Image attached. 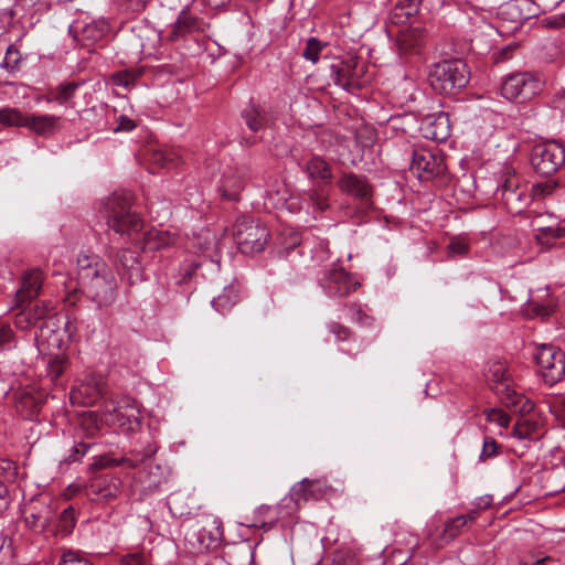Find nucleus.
Masks as SVG:
<instances>
[{
  "mask_svg": "<svg viewBox=\"0 0 565 565\" xmlns=\"http://www.w3.org/2000/svg\"><path fill=\"white\" fill-rule=\"evenodd\" d=\"M359 60L356 56L349 55L344 58H334L330 64V78L333 83L349 93L360 89L358 74Z\"/></svg>",
  "mask_w": 565,
  "mask_h": 565,
  "instance_id": "obj_14",
  "label": "nucleus"
},
{
  "mask_svg": "<svg viewBox=\"0 0 565 565\" xmlns=\"http://www.w3.org/2000/svg\"><path fill=\"white\" fill-rule=\"evenodd\" d=\"M68 359L65 354H55L51 356L47 361V374L51 376V379L54 381L58 379L66 365H67Z\"/></svg>",
  "mask_w": 565,
  "mask_h": 565,
  "instance_id": "obj_46",
  "label": "nucleus"
},
{
  "mask_svg": "<svg viewBox=\"0 0 565 565\" xmlns=\"http://www.w3.org/2000/svg\"><path fill=\"white\" fill-rule=\"evenodd\" d=\"M77 393L85 404H95L105 394V383L102 377L92 376L78 386Z\"/></svg>",
  "mask_w": 565,
  "mask_h": 565,
  "instance_id": "obj_35",
  "label": "nucleus"
},
{
  "mask_svg": "<svg viewBox=\"0 0 565 565\" xmlns=\"http://www.w3.org/2000/svg\"><path fill=\"white\" fill-rule=\"evenodd\" d=\"M105 423V412L99 415L97 412H85L81 417L79 430L86 437L96 436Z\"/></svg>",
  "mask_w": 565,
  "mask_h": 565,
  "instance_id": "obj_37",
  "label": "nucleus"
},
{
  "mask_svg": "<svg viewBox=\"0 0 565 565\" xmlns=\"http://www.w3.org/2000/svg\"><path fill=\"white\" fill-rule=\"evenodd\" d=\"M302 170L310 179H318L324 184L332 182V170L330 164L320 156L312 154L305 161Z\"/></svg>",
  "mask_w": 565,
  "mask_h": 565,
  "instance_id": "obj_26",
  "label": "nucleus"
},
{
  "mask_svg": "<svg viewBox=\"0 0 565 565\" xmlns=\"http://www.w3.org/2000/svg\"><path fill=\"white\" fill-rule=\"evenodd\" d=\"M422 1L423 0H399L392 11V18L396 19V22H405L418 12Z\"/></svg>",
  "mask_w": 565,
  "mask_h": 565,
  "instance_id": "obj_40",
  "label": "nucleus"
},
{
  "mask_svg": "<svg viewBox=\"0 0 565 565\" xmlns=\"http://www.w3.org/2000/svg\"><path fill=\"white\" fill-rule=\"evenodd\" d=\"M139 414V408L134 399L125 398L117 403L110 402L105 406V423L132 431L140 425Z\"/></svg>",
  "mask_w": 565,
  "mask_h": 565,
  "instance_id": "obj_12",
  "label": "nucleus"
},
{
  "mask_svg": "<svg viewBox=\"0 0 565 565\" xmlns=\"http://www.w3.org/2000/svg\"><path fill=\"white\" fill-rule=\"evenodd\" d=\"M198 269V264H194V263H190V264H186L183 268H182V274H181V278L178 279V284H186L188 281L191 280L193 274L195 273V270Z\"/></svg>",
  "mask_w": 565,
  "mask_h": 565,
  "instance_id": "obj_63",
  "label": "nucleus"
},
{
  "mask_svg": "<svg viewBox=\"0 0 565 565\" xmlns=\"http://www.w3.org/2000/svg\"><path fill=\"white\" fill-rule=\"evenodd\" d=\"M13 340V331L8 324H0V349H8Z\"/></svg>",
  "mask_w": 565,
  "mask_h": 565,
  "instance_id": "obj_61",
  "label": "nucleus"
},
{
  "mask_svg": "<svg viewBox=\"0 0 565 565\" xmlns=\"http://www.w3.org/2000/svg\"><path fill=\"white\" fill-rule=\"evenodd\" d=\"M341 192L353 196L363 210L372 207L373 186L364 175L352 172L343 173L338 180Z\"/></svg>",
  "mask_w": 565,
  "mask_h": 565,
  "instance_id": "obj_17",
  "label": "nucleus"
},
{
  "mask_svg": "<svg viewBox=\"0 0 565 565\" xmlns=\"http://www.w3.org/2000/svg\"><path fill=\"white\" fill-rule=\"evenodd\" d=\"M75 524V509L73 507H68L58 515L56 530L63 535H68L72 533Z\"/></svg>",
  "mask_w": 565,
  "mask_h": 565,
  "instance_id": "obj_45",
  "label": "nucleus"
},
{
  "mask_svg": "<svg viewBox=\"0 0 565 565\" xmlns=\"http://www.w3.org/2000/svg\"><path fill=\"white\" fill-rule=\"evenodd\" d=\"M175 236L168 231L150 228L142 235L140 246L143 252H154L175 244Z\"/></svg>",
  "mask_w": 565,
  "mask_h": 565,
  "instance_id": "obj_25",
  "label": "nucleus"
},
{
  "mask_svg": "<svg viewBox=\"0 0 565 565\" xmlns=\"http://www.w3.org/2000/svg\"><path fill=\"white\" fill-rule=\"evenodd\" d=\"M60 117L54 115L28 116L25 127L40 136H51L57 130Z\"/></svg>",
  "mask_w": 565,
  "mask_h": 565,
  "instance_id": "obj_31",
  "label": "nucleus"
},
{
  "mask_svg": "<svg viewBox=\"0 0 565 565\" xmlns=\"http://www.w3.org/2000/svg\"><path fill=\"white\" fill-rule=\"evenodd\" d=\"M514 398H518L519 401L516 413L524 415L533 411L534 403L523 394H521V396H515Z\"/></svg>",
  "mask_w": 565,
  "mask_h": 565,
  "instance_id": "obj_62",
  "label": "nucleus"
},
{
  "mask_svg": "<svg viewBox=\"0 0 565 565\" xmlns=\"http://www.w3.org/2000/svg\"><path fill=\"white\" fill-rule=\"evenodd\" d=\"M320 286L328 297L341 298L360 287V282L343 268H332L324 273Z\"/></svg>",
  "mask_w": 565,
  "mask_h": 565,
  "instance_id": "obj_16",
  "label": "nucleus"
},
{
  "mask_svg": "<svg viewBox=\"0 0 565 565\" xmlns=\"http://www.w3.org/2000/svg\"><path fill=\"white\" fill-rule=\"evenodd\" d=\"M541 24H542V26H544L546 29H554V30L565 28V12L545 17L541 20Z\"/></svg>",
  "mask_w": 565,
  "mask_h": 565,
  "instance_id": "obj_60",
  "label": "nucleus"
},
{
  "mask_svg": "<svg viewBox=\"0 0 565 565\" xmlns=\"http://www.w3.org/2000/svg\"><path fill=\"white\" fill-rule=\"evenodd\" d=\"M477 516V511H472L468 514L458 515L447 521L441 536L444 543H448L455 537H457L463 531L465 527L475 522Z\"/></svg>",
  "mask_w": 565,
  "mask_h": 565,
  "instance_id": "obj_33",
  "label": "nucleus"
},
{
  "mask_svg": "<svg viewBox=\"0 0 565 565\" xmlns=\"http://www.w3.org/2000/svg\"><path fill=\"white\" fill-rule=\"evenodd\" d=\"M43 284V273L39 268H33L24 273L21 280V287L15 294V306L22 307L25 302L36 298Z\"/></svg>",
  "mask_w": 565,
  "mask_h": 565,
  "instance_id": "obj_22",
  "label": "nucleus"
},
{
  "mask_svg": "<svg viewBox=\"0 0 565 565\" xmlns=\"http://www.w3.org/2000/svg\"><path fill=\"white\" fill-rule=\"evenodd\" d=\"M78 87L79 84L75 82L62 83L47 93L46 102H55L58 105H64L75 96V93L78 89Z\"/></svg>",
  "mask_w": 565,
  "mask_h": 565,
  "instance_id": "obj_36",
  "label": "nucleus"
},
{
  "mask_svg": "<svg viewBox=\"0 0 565 565\" xmlns=\"http://www.w3.org/2000/svg\"><path fill=\"white\" fill-rule=\"evenodd\" d=\"M25 526L35 534L52 531L56 518L55 503L47 497H41L25 503L22 510Z\"/></svg>",
  "mask_w": 565,
  "mask_h": 565,
  "instance_id": "obj_6",
  "label": "nucleus"
},
{
  "mask_svg": "<svg viewBox=\"0 0 565 565\" xmlns=\"http://www.w3.org/2000/svg\"><path fill=\"white\" fill-rule=\"evenodd\" d=\"M137 81V75L129 71L116 72L111 75V82L116 86L128 88Z\"/></svg>",
  "mask_w": 565,
  "mask_h": 565,
  "instance_id": "obj_56",
  "label": "nucleus"
},
{
  "mask_svg": "<svg viewBox=\"0 0 565 565\" xmlns=\"http://www.w3.org/2000/svg\"><path fill=\"white\" fill-rule=\"evenodd\" d=\"M428 79L436 92L451 94L467 86L470 71L462 60H445L431 66Z\"/></svg>",
  "mask_w": 565,
  "mask_h": 565,
  "instance_id": "obj_3",
  "label": "nucleus"
},
{
  "mask_svg": "<svg viewBox=\"0 0 565 565\" xmlns=\"http://www.w3.org/2000/svg\"><path fill=\"white\" fill-rule=\"evenodd\" d=\"M94 446V444L78 441L71 448L68 455L65 457L64 461L67 463H73L79 461L88 450Z\"/></svg>",
  "mask_w": 565,
  "mask_h": 565,
  "instance_id": "obj_52",
  "label": "nucleus"
},
{
  "mask_svg": "<svg viewBox=\"0 0 565 565\" xmlns=\"http://www.w3.org/2000/svg\"><path fill=\"white\" fill-rule=\"evenodd\" d=\"M28 116L15 108L0 109V124L8 127H25Z\"/></svg>",
  "mask_w": 565,
  "mask_h": 565,
  "instance_id": "obj_44",
  "label": "nucleus"
},
{
  "mask_svg": "<svg viewBox=\"0 0 565 565\" xmlns=\"http://www.w3.org/2000/svg\"><path fill=\"white\" fill-rule=\"evenodd\" d=\"M20 60V52L13 45H9L6 51L3 62L1 63V67L8 71H13L18 67Z\"/></svg>",
  "mask_w": 565,
  "mask_h": 565,
  "instance_id": "obj_55",
  "label": "nucleus"
},
{
  "mask_svg": "<svg viewBox=\"0 0 565 565\" xmlns=\"http://www.w3.org/2000/svg\"><path fill=\"white\" fill-rule=\"evenodd\" d=\"M411 170L419 180L429 181L444 175L447 167L440 153L420 148L413 151Z\"/></svg>",
  "mask_w": 565,
  "mask_h": 565,
  "instance_id": "obj_10",
  "label": "nucleus"
},
{
  "mask_svg": "<svg viewBox=\"0 0 565 565\" xmlns=\"http://www.w3.org/2000/svg\"><path fill=\"white\" fill-rule=\"evenodd\" d=\"M301 504L294 498V495L289 492L288 495L282 498L280 502L276 507H260L257 510L259 515H267L269 512H275L277 515L275 519H271L268 524L269 526H274L277 521H282L285 524H289L296 521V514L301 509Z\"/></svg>",
  "mask_w": 565,
  "mask_h": 565,
  "instance_id": "obj_21",
  "label": "nucleus"
},
{
  "mask_svg": "<svg viewBox=\"0 0 565 565\" xmlns=\"http://www.w3.org/2000/svg\"><path fill=\"white\" fill-rule=\"evenodd\" d=\"M536 425L529 419L519 420L513 427V436L518 439H533Z\"/></svg>",
  "mask_w": 565,
  "mask_h": 565,
  "instance_id": "obj_49",
  "label": "nucleus"
},
{
  "mask_svg": "<svg viewBox=\"0 0 565 565\" xmlns=\"http://www.w3.org/2000/svg\"><path fill=\"white\" fill-rule=\"evenodd\" d=\"M565 163V148L552 140L533 146L531 151V164L536 173L552 175Z\"/></svg>",
  "mask_w": 565,
  "mask_h": 565,
  "instance_id": "obj_7",
  "label": "nucleus"
},
{
  "mask_svg": "<svg viewBox=\"0 0 565 565\" xmlns=\"http://www.w3.org/2000/svg\"><path fill=\"white\" fill-rule=\"evenodd\" d=\"M290 493L303 505L310 500H319L322 497V487L318 480L303 479L290 489Z\"/></svg>",
  "mask_w": 565,
  "mask_h": 565,
  "instance_id": "obj_28",
  "label": "nucleus"
},
{
  "mask_svg": "<svg viewBox=\"0 0 565 565\" xmlns=\"http://www.w3.org/2000/svg\"><path fill=\"white\" fill-rule=\"evenodd\" d=\"M501 395L502 403L508 407L511 412L516 413V406L519 404L518 398H514L515 396H521V394L516 393L512 385L509 384L508 386H504L502 390L499 391Z\"/></svg>",
  "mask_w": 565,
  "mask_h": 565,
  "instance_id": "obj_53",
  "label": "nucleus"
},
{
  "mask_svg": "<svg viewBox=\"0 0 565 565\" xmlns=\"http://www.w3.org/2000/svg\"><path fill=\"white\" fill-rule=\"evenodd\" d=\"M121 490L119 478L105 473L93 478L86 488V495L92 501L108 502L118 497Z\"/></svg>",
  "mask_w": 565,
  "mask_h": 565,
  "instance_id": "obj_18",
  "label": "nucleus"
},
{
  "mask_svg": "<svg viewBox=\"0 0 565 565\" xmlns=\"http://www.w3.org/2000/svg\"><path fill=\"white\" fill-rule=\"evenodd\" d=\"M42 404L43 398L41 394L23 391L17 396L15 407L23 418L31 419L40 412Z\"/></svg>",
  "mask_w": 565,
  "mask_h": 565,
  "instance_id": "obj_27",
  "label": "nucleus"
},
{
  "mask_svg": "<svg viewBox=\"0 0 565 565\" xmlns=\"http://www.w3.org/2000/svg\"><path fill=\"white\" fill-rule=\"evenodd\" d=\"M201 21L198 18L192 17L188 11L182 10L175 22L171 25L169 39L172 41L179 40L189 33L199 31Z\"/></svg>",
  "mask_w": 565,
  "mask_h": 565,
  "instance_id": "obj_29",
  "label": "nucleus"
},
{
  "mask_svg": "<svg viewBox=\"0 0 565 565\" xmlns=\"http://www.w3.org/2000/svg\"><path fill=\"white\" fill-rule=\"evenodd\" d=\"M151 555L145 548L131 550L118 558V565H149Z\"/></svg>",
  "mask_w": 565,
  "mask_h": 565,
  "instance_id": "obj_42",
  "label": "nucleus"
},
{
  "mask_svg": "<svg viewBox=\"0 0 565 565\" xmlns=\"http://www.w3.org/2000/svg\"><path fill=\"white\" fill-rule=\"evenodd\" d=\"M158 451V445L154 441L146 440L140 448L131 450L130 457H121L119 459L111 458L107 455L96 456L90 467L93 469H103L108 467H117L126 465L129 468H136L140 463L151 459Z\"/></svg>",
  "mask_w": 565,
  "mask_h": 565,
  "instance_id": "obj_15",
  "label": "nucleus"
},
{
  "mask_svg": "<svg viewBox=\"0 0 565 565\" xmlns=\"http://www.w3.org/2000/svg\"><path fill=\"white\" fill-rule=\"evenodd\" d=\"M131 202L132 196L128 192H115L104 202L107 225L116 233L130 236L142 228V220L131 211Z\"/></svg>",
  "mask_w": 565,
  "mask_h": 565,
  "instance_id": "obj_2",
  "label": "nucleus"
},
{
  "mask_svg": "<svg viewBox=\"0 0 565 565\" xmlns=\"http://www.w3.org/2000/svg\"><path fill=\"white\" fill-rule=\"evenodd\" d=\"M135 127H136V124L132 119H130L126 116H120L118 118V125L114 130L115 131H131Z\"/></svg>",
  "mask_w": 565,
  "mask_h": 565,
  "instance_id": "obj_64",
  "label": "nucleus"
},
{
  "mask_svg": "<svg viewBox=\"0 0 565 565\" xmlns=\"http://www.w3.org/2000/svg\"><path fill=\"white\" fill-rule=\"evenodd\" d=\"M237 301V294L233 288H224L223 292L217 297L213 298L212 306L216 311L225 313L228 311Z\"/></svg>",
  "mask_w": 565,
  "mask_h": 565,
  "instance_id": "obj_43",
  "label": "nucleus"
},
{
  "mask_svg": "<svg viewBox=\"0 0 565 565\" xmlns=\"http://www.w3.org/2000/svg\"><path fill=\"white\" fill-rule=\"evenodd\" d=\"M149 161L158 168L169 169L178 164L179 156L171 149H156L151 152Z\"/></svg>",
  "mask_w": 565,
  "mask_h": 565,
  "instance_id": "obj_39",
  "label": "nucleus"
},
{
  "mask_svg": "<svg viewBox=\"0 0 565 565\" xmlns=\"http://www.w3.org/2000/svg\"><path fill=\"white\" fill-rule=\"evenodd\" d=\"M327 46V43L321 42L317 38H309L306 41V46L302 56L312 63H317L320 57L321 51Z\"/></svg>",
  "mask_w": 565,
  "mask_h": 565,
  "instance_id": "obj_47",
  "label": "nucleus"
},
{
  "mask_svg": "<svg viewBox=\"0 0 565 565\" xmlns=\"http://www.w3.org/2000/svg\"><path fill=\"white\" fill-rule=\"evenodd\" d=\"M500 445L494 438L486 436L483 438L482 450L480 454V460L486 461L489 458L495 457L499 454Z\"/></svg>",
  "mask_w": 565,
  "mask_h": 565,
  "instance_id": "obj_54",
  "label": "nucleus"
},
{
  "mask_svg": "<svg viewBox=\"0 0 565 565\" xmlns=\"http://www.w3.org/2000/svg\"><path fill=\"white\" fill-rule=\"evenodd\" d=\"M534 359L545 383L553 385L564 377L565 353L562 350L543 344L537 348Z\"/></svg>",
  "mask_w": 565,
  "mask_h": 565,
  "instance_id": "obj_9",
  "label": "nucleus"
},
{
  "mask_svg": "<svg viewBox=\"0 0 565 565\" xmlns=\"http://www.w3.org/2000/svg\"><path fill=\"white\" fill-rule=\"evenodd\" d=\"M487 420L498 424L500 427L507 428L510 424V416L501 409L491 408L486 412Z\"/></svg>",
  "mask_w": 565,
  "mask_h": 565,
  "instance_id": "obj_58",
  "label": "nucleus"
},
{
  "mask_svg": "<svg viewBox=\"0 0 565 565\" xmlns=\"http://www.w3.org/2000/svg\"><path fill=\"white\" fill-rule=\"evenodd\" d=\"M246 169L244 167L228 168L224 171L220 191L223 199L237 201L246 183Z\"/></svg>",
  "mask_w": 565,
  "mask_h": 565,
  "instance_id": "obj_20",
  "label": "nucleus"
},
{
  "mask_svg": "<svg viewBox=\"0 0 565 565\" xmlns=\"http://www.w3.org/2000/svg\"><path fill=\"white\" fill-rule=\"evenodd\" d=\"M311 204L320 212H324L329 207V198L322 188L310 189L307 193Z\"/></svg>",
  "mask_w": 565,
  "mask_h": 565,
  "instance_id": "obj_48",
  "label": "nucleus"
},
{
  "mask_svg": "<svg viewBox=\"0 0 565 565\" xmlns=\"http://www.w3.org/2000/svg\"><path fill=\"white\" fill-rule=\"evenodd\" d=\"M483 375L487 383L497 393L512 383L507 361L500 356H493L487 361Z\"/></svg>",
  "mask_w": 565,
  "mask_h": 565,
  "instance_id": "obj_19",
  "label": "nucleus"
},
{
  "mask_svg": "<svg viewBox=\"0 0 565 565\" xmlns=\"http://www.w3.org/2000/svg\"><path fill=\"white\" fill-rule=\"evenodd\" d=\"M77 279L83 294L96 306L107 308L117 296V279L98 255L81 253L77 257Z\"/></svg>",
  "mask_w": 565,
  "mask_h": 565,
  "instance_id": "obj_1",
  "label": "nucleus"
},
{
  "mask_svg": "<svg viewBox=\"0 0 565 565\" xmlns=\"http://www.w3.org/2000/svg\"><path fill=\"white\" fill-rule=\"evenodd\" d=\"M493 198L511 214H520L527 204L525 189L519 184V179L509 171L504 173L503 180L498 184Z\"/></svg>",
  "mask_w": 565,
  "mask_h": 565,
  "instance_id": "obj_8",
  "label": "nucleus"
},
{
  "mask_svg": "<svg viewBox=\"0 0 565 565\" xmlns=\"http://www.w3.org/2000/svg\"><path fill=\"white\" fill-rule=\"evenodd\" d=\"M233 236L243 254L253 255L264 250L269 231L259 220L242 216L235 222Z\"/></svg>",
  "mask_w": 565,
  "mask_h": 565,
  "instance_id": "obj_4",
  "label": "nucleus"
},
{
  "mask_svg": "<svg viewBox=\"0 0 565 565\" xmlns=\"http://www.w3.org/2000/svg\"><path fill=\"white\" fill-rule=\"evenodd\" d=\"M420 130L426 139L435 140L438 142L446 141L450 136V124L448 115L439 113L436 115H428L422 121Z\"/></svg>",
  "mask_w": 565,
  "mask_h": 565,
  "instance_id": "obj_23",
  "label": "nucleus"
},
{
  "mask_svg": "<svg viewBox=\"0 0 565 565\" xmlns=\"http://www.w3.org/2000/svg\"><path fill=\"white\" fill-rule=\"evenodd\" d=\"M556 303L553 299H548L544 303H540L532 299L529 302V310H531L536 317L548 318L555 310Z\"/></svg>",
  "mask_w": 565,
  "mask_h": 565,
  "instance_id": "obj_50",
  "label": "nucleus"
},
{
  "mask_svg": "<svg viewBox=\"0 0 565 565\" xmlns=\"http://www.w3.org/2000/svg\"><path fill=\"white\" fill-rule=\"evenodd\" d=\"M185 540L198 551H206L220 545L223 540V523L217 516H210L205 524L192 527L185 533Z\"/></svg>",
  "mask_w": 565,
  "mask_h": 565,
  "instance_id": "obj_11",
  "label": "nucleus"
},
{
  "mask_svg": "<svg viewBox=\"0 0 565 565\" xmlns=\"http://www.w3.org/2000/svg\"><path fill=\"white\" fill-rule=\"evenodd\" d=\"M58 565H93L87 558L75 551L63 552Z\"/></svg>",
  "mask_w": 565,
  "mask_h": 565,
  "instance_id": "obj_57",
  "label": "nucleus"
},
{
  "mask_svg": "<svg viewBox=\"0 0 565 565\" xmlns=\"http://www.w3.org/2000/svg\"><path fill=\"white\" fill-rule=\"evenodd\" d=\"M396 44L401 56L418 55L425 44V34L418 28L404 30L398 34Z\"/></svg>",
  "mask_w": 565,
  "mask_h": 565,
  "instance_id": "obj_24",
  "label": "nucleus"
},
{
  "mask_svg": "<svg viewBox=\"0 0 565 565\" xmlns=\"http://www.w3.org/2000/svg\"><path fill=\"white\" fill-rule=\"evenodd\" d=\"M542 81L532 72H515L507 75L501 84V95L518 103H524L542 89Z\"/></svg>",
  "mask_w": 565,
  "mask_h": 565,
  "instance_id": "obj_5",
  "label": "nucleus"
},
{
  "mask_svg": "<svg viewBox=\"0 0 565 565\" xmlns=\"http://www.w3.org/2000/svg\"><path fill=\"white\" fill-rule=\"evenodd\" d=\"M242 118L253 132L263 130L265 127L269 126L270 121L266 110L254 103H249L242 110Z\"/></svg>",
  "mask_w": 565,
  "mask_h": 565,
  "instance_id": "obj_30",
  "label": "nucleus"
},
{
  "mask_svg": "<svg viewBox=\"0 0 565 565\" xmlns=\"http://www.w3.org/2000/svg\"><path fill=\"white\" fill-rule=\"evenodd\" d=\"M543 487L550 495L565 491V467L557 465L543 475Z\"/></svg>",
  "mask_w": 565,
  "mask_h": 565,
  "instance_id": "obj_34",
  "label": "nucleus"
},
{
  "mask_svg": "<svg viewBox=\"0 0 565 565\" xmlns=\"http://www.w3.org/2000/svg\"><path fill=\"white\" fill-rule=\"evenodd\" d=\"M491 49V41L481 32L475 33L470 39V50L478 55H483Z\"/></svg>",
  "mask_w": 565,
  "mask_h": 565,
  "instance_id": "obj_51",
  "label": "nucleus"
},
{
  "mask_svg": "<svg viewBox=\"0 0 565 565\" xmlns=\"http://www.w3.org/2000/svg\"><path fill=\"white\" fill-rule=\"evenodd\" d=\"M117 259L131 284L141 278V264L136 252L121 249L117 254Z\"/></svg>",
  "mask_w": 565,
  "mask_h": 565,
  "instance_id": "obj_32",
  "label": "nucleus"
},
{
  "mask_svg": "<svg viewBox=\"0 0 565 565\" xmlns=\"http://www.w3.org/2000/svg\"><path fill=\"white\" fill-rule=\"evenodd\" d=\"M328 329L338 341H347L350 340L352 337L351 330L339 322H330L328 324Z\"/></svg>",
  "mask_w": 565,
  "mask_h": 565,
  "instance_id": "obj_59",
  "label": "nucleus"
},
{
  "mask_svg": "<svg viewBox=\"0 0 565 565\" xmlns=\"http://www.w3.org/2000/svg\"><path fill=\"white\" fill-rule=\"evenodd\" d=\"M109 31V24L105 19H99L86 23L81 31L83 40L97 42L102 40Z\"/></svg>",
  "mask_w": 565,
  "mask_h": 565,
  "instance_id": "obj_38",
  "label": "nucleus"
},
{
  "mask_svg": "<svg viewBox=\"0 0 565 565\" xmlns=\"http://www.w3.org/2000/svg\"><path fill=\"white\" fill-rule=\"evenodd\" d=\"M470 250V241L465 235L452 236L446 247L448 257H465Z\"/></svg>",
  "mask_w": 565,
  "mask_h": 565,
  "instance_id": "obj_41",
  "label": "nucleus"
},
{
  "mask_svg": "<svg viewBox=\"0 0 565 565\" xmlns=\"http://www.w3.org/2000/svg\"><path fill=\"white\" fill-rule=\"evenodd\" d=\"M53 318L52 308L46 303H36L33 307L24 308L14 317V326L21 330H28L38 327L40 333H35V341L41 350L43 344V329L49 327L50 320Z\"/></svg>",
  "mask_w": 565,
  "mask_h": 565,
  "instance_id": "obj_13",
  "label": "nucleus"
}]
</instances>
